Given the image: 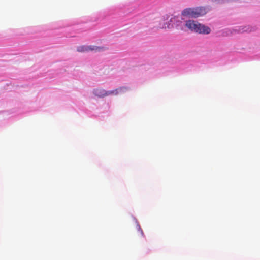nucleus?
<instances>
[{
	"instance_id": "f257e3e1",
	"label": "nucleus",
	"mask_w": 260,
	"mask_h": 260,
	"mask_svg": "<svg viewBox=\"0 0 260 260\" xmlns=\"http://www.w3.org/2000/svg\"><path fill=\"white\" fill-rule=\"evenodd\" d=\"M185 26L191 31L199 34H209L211 31L209 27L193 20L186 21Z\"/></svg>"
},
{
	"instance_id": "f03ea898",
	"label": "nucleus",
	"mask_w": 260,
	"mask_h": 260,
	"mask_svg": "<svg viewBox=\"0 0 260 260\" xmlns=\"http://www.w3.org/2000/svg\"><path fill=\"white\" fill-rule=\"evenodd\" d=\"M128 90L129 89L127 87H121L119 88L113 90L107 91L102 88H99L94 89L93 92L95 96L100 98H103L106 96H108L109 95H116L118 94H124V93L128 91Z\"/></svg>"
},
{
	"instance_id": "7ed1b4c3",
	"label": "nucleus",
	"mask_w": 260,
	"mask_h": 260,
	"mask_svg": "<svg viewBox=\"0 0 260 260\" xmlns=\"http://www.w3.org/2000/svg\"><path fill=\"white\" fill-rule=\"evenodd\" d=\"M206 9L204 7L188 8L183 10L181 13L183 16L197 18L206 14Z\"/></svg>"
},
{
	"instance_id": "20e7f679",
	"label": "nucleus",
	"mask_w": 260,
	"mask_h": 260,
	"mask_svg": "<svg viewBox=\"0 0 260 260\" xmlns=\"http://www.w3.org/2000/svg\"><path fill=\"white\" fill-rule=\"evenodd\" d=\"M106 48L104 47H98L95 46H85L82 45L77 47V50L79 52H88L89 51H95L100 52L104 51Z\"/></svg>"
},
{
	"instance_id": "39448f33",
	"label": "nucleus",
	"mask_w": 260,
	"mask_h": 260,
	"mask_svg": "<svg viewBox=\"0 0 260 260\" xmlns=\"http://www.w3.org/2000/svg\"><path fill=\"white\" fill-rule=\"evenodd\" d=\"M176 20V17H172L169 20V21H168L167 23H164L162 26V28H171L173 25L171 24V23H173L175 22Z\"/></svg>"
},
{
	"instance_id": "423d86ee",
	"label": "nucleus",
	"mask_w": 260,
	"mask_h": 260,
	"mask_svg": "<svg viewBox=\"0 0 260 260\" xmlns=\"http://www.w3.org/2000/svg\"><path fill=\"white\" fill-rule=\"evenodd\" d=\"M251 28L249 26L241 27L239 29V31L241 32H250L251 31Z\"/></svg>"
},
{
	"instance_id": "0eeeda50",
	"label": "nucleus",
	"mask_w": 260,
	"mask_h": 260,
	"mask_svg": "<svg viewBox=\"0 0 260 260\" xmlns=\"http://www.w3.org/2000/svg\"><path fill=\"white\" fill-rule=\"evenodd\" d=\"M137 228H138V230H139V231H140L141 235L143 236L144 234H143V231L141 229V228H140V226L139 225H138Z\"/></svg>"
}]
</instances>
